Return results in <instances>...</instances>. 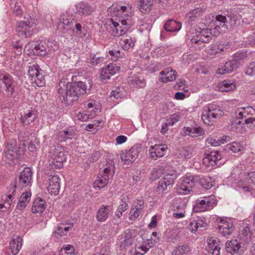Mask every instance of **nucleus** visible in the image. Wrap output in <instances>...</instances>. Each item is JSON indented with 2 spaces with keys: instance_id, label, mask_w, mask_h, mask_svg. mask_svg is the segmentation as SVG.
<instances>
[{
  "instance_id": "nucleus-21",
  "label": "nucleus",
  "mask_w": 255,
  "mask_h": 255,
  "mask_svg": "<svg viewBox=\"0 0 255 255\" xmlns=\"http://www.w3.org/2000/svg\"><path fill=\"white\" fill-rule=\"evenodd\" d=\"M75 20L73 16L69 14L65 13L61 15L60 21L58 24L59 29H62L64 31H74V24Z\"/></svg>"
},
{
  "instance_id": "nucleus-24",
  "label": "nucleus",
  "mask_w": 255,
  "mask_h": 255,
  "mask_svg": "<svg viewBox=\"0 0 255 255\" xmlns=\"http://www.w3.org/2000/svg\"><path fill=\"white\" fill-rule=\"evenodd\" d=\"M226 247L227 252L232 255H241L243 253L241 244L236 240L228 241Z\"/></svg>"
},
{
  "instance_id": "nucleus-56",
  "label": "nucleus",
  "mask_w": 255,
  "mask_h": 255,
  "mask_svg": "<svg viewBox=\"0 0 255 255\" xmlns=\"http://www.w3.org/2000/svg\"><path fill=\"white\" fill-rule=\"evenodd\" d=\"M174 107V103L170 100H167L162 103V110L164 113H166L172 110Z\"/></svg>"
},
{
  "instance_id": "nucleus-5",
  "label": "nucleus",
  "mask_w": 255,
  "mask_h": 255,
  "mask_svg": "<svg viewBox=\"0 0 255 255\" xmlns=\"http://www.w3.org/2000/svg\"><path fill=\"white\" fill-rule=\"evenodd\" d=\"M67 156V153L63 146L59 145L52 146L49 151L50 166L53 169L61 168Z\"/></svg>"
},
{
  "instance_id": "nucleus-4",
  "label": "nucleus",
  "mask_w": 255,
  "mask_h": 255,
  "mask_svg": "<svg viewBox=\"0 0 255 255\" xmlns=\"http://www.w3.org/2000/svg\"><path fill=\"white\" fill-rule=\"evenodd\" d=\"M130 16L121 15L119 12L107 21L105 26L107 30L114 36L124 35L131 25Z\"/></svg>"
},
{
  "instance_id": "nucleus-59",
  "label": "nucleus",
  "mask_w": 255,
  "mask_h": 255,
  "mask_svg": "<svg viewBox=\"0 0 255 255\" xmlns=\"http://www.w3.org/2000/svg\"><path fill=\"white\" fill-rule=\"evenodd\" d=\"M140 211L131 207L129 213V219L130 221H135L139 216Z\"/></svg>"
},
{
  "instance_id": "nucleus-42",
  "label": "nucleus",
  "mask_w": 255,
  "mask_h": 255,
  "mask_svg": "<svg viewBox=\"0 0 255 255\" xmlns=\"http://www.w3.org/2000/svg\"><path fill=\"white\" fill-rule=\"evenodd\" d=\"M244 146L240 142L234 141L226 145V150L232 153H242Z\"/></svg>"
},
{
  "instance_id": "nucleus-54",
  "label": "nucleus",
  "mask_w": 255,
  "mask_h": 255,
  "mask_svg": "<svg viewBox=\"0 0 255 255\" xmlns=\"http://www.w3.org/2000/svg\"><path fill=\"white\" fill-rule=\"evenodd\" d=\"M123 89H121L119 87H117L115 89V90L112 91L111 93L110 99L112 100H114V99H121L124 97L123 92L122 91Z\"/></svg>"
},
{
  "instance_id": "nucleus-36",
  "label": "nucleus",
  "mask_w": 255,
  "mask_h": 255,
  "mask_svg": "<svg viewBox=\"0 0 255 255\" xmlns=\"http://www.w3.org/2000/svg\"><path fill=\"white\" fill-rule=\"evenodd\" d=\"M239 238L240 240L245 243H248L251 241L253 238V232L249 226H245L241 230Z\"/></svg>"
},
{
  "instance_id": "nucleus-6",
  "label": "nucleus",
  "mask_w": 255,
  "mask_h": 255,
  "mask_svg": "<svg viewBox=\"0 0 255 255\" xmlns=\"http://www.w3.org/2000/svg\"><path fill=\"white\" fill-rule=\"evenodd\" d=\"M224 114L221 108L214 104H208L203 108L202 119L208 126L213 125L216 120Z\"/></svg>"
},
{
  "instance_id": "nucleus-16",
  "label": "nucleus",
  "mask_w": 255,
  "mask_h": 255,
  "mask_svg": "<svg viewBox=\"0 0 255 255\" xmlns=\"http://www.w3.org/2000/svg\"><path fill=\"white\" fill-rule=\"evenodd\" d=\"M120 70V67L116 64L110 63L100 70V79L103 83H107L111 77L117 74Z\"/></svg>"
},
{
  "instance_id": "nucleus-12",
  "label": "nucleus",
  "mask_w": 255,
  "mask_h": 255,
  "mask_svg": "<svg viewBox=\"0 0 255 255\" xmlns=\"http://www.w3.org/2000/svg\"><path fill=\"white\" fill-rule=\"evenodd\" d=\"M199 179L196 175L187 174L183 178L181 182L177 186V192L180 195H187L192 190L195 182Z\"/></svg>"
},
{
  "instance_id": "nucleus-33",
  "label": "nucleus",
  "mask_w": 255,
  "mask_h": 255,
  "mask_svg": "<svg viewBox=\"0 0 255 255\" xmlns=\"http://www.w3.org/2000/svg\"><path fill=\"white\" fill-rule=\"evenodd\" d=\"M204 130L201 127L189 128L185 127L183 129V134L184 135H190L192 137H196L203 135Z\"/></svg>"
},
{
  "instance_id": "nucleus-61",
  "label": "nucleus",
  "mask_w": 255,
  "mask_h": 255,
  "mask_svg": "<svg viewBox=\"0 0 255 255\" xmlns=\"http://www.w3.org/2000/svg\"><path fill=\"white\" fill-rule=\"evenodd\" d=\"M195 220L197 223L198 228H205L208 225L207 219L204 217H197Z\"/></svg>"
},
{
  "instance_id": "nucleus-50",
  "label": "nucleus",
  "mask_w": 255,
  "mask_h": 255,
  "mask_svg": "<svg viewBox=\"0 0 255 255\" xmlns=\"http://www.w3.org/2000/svg\"><path fill=\"white\" fill-rule=\"evenodd\" d=\"M128 204L126 202V198L123 197L121 199L120 205L115 212V215L118 218H120L123 215V213L127 210Z\"/></svg>"
},
{
  "instance_id": "nucleus-14",
  "label": "nucleus",
  "mask_w": 255,
  "mask_h": 255,
  "mask_svg": "<svg viewBox=\"0 0 255 255\" xmlns=\"http://www.w3.org/2000/svg\"><path fill=\"white\" fill-rule=\"evenodd\" d=\"M187 202L181 199L173 200L170 206V212L172 216L175 219H180L185 217Z\"/></svg>"
},
{
  "instance_id": "nucleus-31",
  "label": "nucleus",
  "mask_w": 255,
  "mask_h": 255,
  "mask_svg": "<svg viewBox=\"0 0 255 255\" xmlns=\"http://www.w3.org/2000/svg\"><path fill=\"white\" fill-rule=\"evenodd\" d=\"M135 4L141 12L147 13L151 9L152 1L151 0H136Z\"/></svg>"
},
{
  "instance_id": "nucleus-19",
  "label": "nucleus",
  "mask_w": 255,
  "mask_h": 255,
  "mask_svg": "<svg viewBox=\"0 0 255 255\" xmlns=\"http://www.w3.org/2000/svg\"><path fill=\"white\" fill-rule=\"evenodd\" d=\"M32 173L29 167H25L19 176L18 181L17 182L19 188H23L31 186L32 184Z\"/></svg>"
},
{
  "instance_id": "nucleus-35",
  "label": "nucleus",
  "mask_w": 255,
  "mask_h": 255,
  "mask_svg": "<svg viewBox=\"0 0 255 255\" xmlns=\"http://www.w3.org/2000/svg\"><path fill=\"white\" fill-rule=\"evenodd\" d=\"M164 27L165 30L167 31L178 32L181 28L182 24L177 21L170 19L166 22Z\"/></svg>"
},
{
  "instance_id": "nucleus-64",
  "label": "nucleus",
  "mask_w": 255,
  "mask_h": 255,
  "mask_svg": "<svg viewBox=\"0 0 255 255\" xmlns=\"http://www.w3.org/2000/svg\"><path fill=\"white\" fill-rule=\"evenodd\" d=\"M246 74L255 77V63L250 64L246 72Z\"/></svg>"
},
{
  "instance_id": "nucleus-8",
  "label": "nucleus",
  "mask_w": 255,
  "mask_h": 255,
  "mask_svg": "<svg viewBox=\"0 0 255 255\" xmlns=\"http://www.w3.org/2000/svg\"><path fill=\"white\" fill-rule=\"evenodd\" d=\"M215 220L217 223L218 232L222 237L228 238L233 234L235 230V226L232 219L217 216Z\"/></svg>"
},
{
  "instance_id": "nucleus-18",
  "label": "nucleus",
  "mask_w": 255,
  "mask_h": 255,
  "mask_svg": "<svg viewBox=\"0 0 255 255\" xmlns=\"http://www.w3.org/2000/svg\"><path fill=\"white\" fill-rule=\"evenodd\" d=\"M140 149L137 146H133L128 150L122 151L121 159L125 164L129 165L138 156Z\"/></svg>"
},
{
  "instance_id": "nucleus-38",
  "label": "nucleus",
  "mask_w": 255,
  "mask_h": 255,
  "mask_svg": "<svg viewBox=\"0 0 255 255\" xmlns=\"http://www.w3.org/2000/svg\"><path fill=\"white\" fill-rule=\"evenodd\" d=\"M244 55L242 53L235 54L233 60L229 61L226 63L228 69L230 70V73L239 67L240 63L238 61L242 59Z\"/></svg>"
},
{
  "instance_id": "nucleus-20",
  "label": "nucleus",
  "mask_w": 255,
  "mask_h": 255,
  "mask_svg": "<svg viewBox=\"0 0 255 255\" xmlns=\"http://www.w3.org/2000/svg\"><path fill=\"white\" fill-rule=\"evenodd\" d=\"M120 250L126 251L129 246L133 244L134 239L132 232L127 231L118 237Z\"/></svg>"
},
{
  "instance_id": "nucleus-10",
  "label": "nucleus",
  "mask_w": 255,
  "mask_h": 255,
  "mask_svg": "<svg viewBox=\"0 0 255 255\" xmlns=\"http://www.w3.org/2000/svg\"><path fill=\"white\" fill-rule=\"evenodd\" d=\"M217 205V199L213 195L205 196L196 200L193 206L195 212H200L209 211L213 209Z\"/></svg>"
},
{
  "instance_id": "nucleus-62",
  "label": "nucleus",
  "mask_w": 255,
  "mask_h": 255,
  "mask_svg": "<svg viewBox=\"0 0 255 255\" xmlns=\"http://www.w3.org/2000/svg\"><path fill=\"white\" fill-rule=\"evenodd\" d=\"M74 251L73 247L68 245L66 246H63L60 251V254L63 255V252H65L66 255H73V253Z\"/></svg>"
},
{
  "instance_id": "nucleus-17",
  "label": "nucleus",
  "mask_w": 255,
  "mask_h": 255,
  "mask_svg": "<svg viewBox=\"0 0 255 255\" xmlns=\"http://www.w3.org/2000/svg\"><path fill=\"white\" fill-rule=\"evenodd\" d=\"M0 85L2 90H4L7 95H12L14 86L12 77L8 74L0 73Z\"/></svg>"
},
{
  "instance_id": "nucleus-26",
  "label": "nucleus",
  "mask_w": 255,
  "mask_h": 255,
  "mask_svg": "<svg viewBox=\"0 0 255 255\" xmlns=\"http://www.w3.org/2000/svg\"><path fill=\"white\" fill-rule=\"evenodd\" d=\"M246 127L249 128L250 126H247L245 121L243 122L235 117V119L231 123L230 129L235 132L243 133L246 131Z\"/></svg>"
},
{
  "instance_id": "nucleus-53",
  "label": "nucleus",
  "mask_w": 255,
  "mask_h": 255,
  "mask_svg": "<svg viewBox=\"0 0 255 255\" xmlns=\"http://www.w3.org/2000/svg\"><path fill=\"white\" fill-rule=\"evenodd\" d=\"M95 113L87 114L84 112H79L78 114H77L76 118H77V120L79 121L82 122H86L88 121L89 119H93L95 117Z\"/></svg>"
},
{
  "instance_id": "nucleus-15",
  "label": "nucleus",
  "mask_w": 255,
  "mask_h": 255,
  "mask_svg": "<svg viewBox=\"0 0 255 255\" xmlns=\"http://www.w3.org/2000/svg\"><path fill=\"white\" fill-rule=\"evenodd\" d=\"M28 75L31 81L38 87H42L45 84L44 75L41 73L37 64H33L28 66Z\"/></svg>"
},
{
  "instance_id": "nucleus-51",
  "label": "nucleus",
  "mask_w": 255,
  "mask_h": 255,
  "mask_svg": "<svg viewBox=\"0 0 255 255\" xmlns=\"http://www.w3.org/2000/svg\"><path fill=\"white\" fill-rule=\"evenodd\" d=\"M190 251V248L187 245L178 246L172 252V255H185Z\"/></svg>"
},
{
  "instance_id": "nucleus-29",
  "label": "nucleus",
  "mask_w": 255,
  "mask_h": 255,
  "mask_svg": "<svg viewBox=\"0 0 255 255\" xmlns=\"http://www.w3.org/2000/svg\"><path fill=\"white\" fill-rule=\"evenodd\" d=\"M236 88V84L232 80H224L219 83L216 90L221 92H229Z\"/></svg>"
},
{
  "instance_id": "nucleus-30",
  "label": "nucleus",
  "mask_w": 255,
  "mask_h": 255,
  "mask_svg": "<svg viewBox=\"0 0 255 255\" xmlns=\"http://www.w3.org/2000/svg\"><path fill=\"white\" fill-rule=\"evenodd\" d=\"M160 75L163 76L162 78H160V82L164 83L173 81L176 78V71L170 67L163 70L160 72Z\"/></svg>"
},
{
  "instance_id": "nucleus-60",
  "label": "nucleus",
  "mask_w": 255,
  "mask_h": 255,
  "mask_svg": "<svg viewBox=\"0 0 255 255\" xmlns=\"http://www.w3.org/2000/svg\"><path fill=\"white\" fill-rule=\"evenodd\" d=\"M6 151H17L16 141L14 140H10L7 142L6 145Z\"/></svg>"
},
{
  "instance_id": "nucleus-3",
  "label": "nucleus",
  "mask_w": 255,
  "mask_h": 255,
  "mask_svg": "<svg viewBox=\"0 0 255 255\" xmlns=\"http://www.w3.org/2000/svg\"><path fill=\"white\" fill-rule=\"evenodd\" d=\"M228 180L231 182V186L235 190L243 193H250L253 189L247 180L255 185V171L244 172L236 167L232 171Z\"/></svg>"
},
{
  "instance_id": "nucleus-58",
  "label": "nucleus",
  "mask_w": 255,
  "mask_h": 255,
  "mask_svg": "<svg viewBox=\"0 0 255 255\" xmlns=\"http://www.w3.org/2000/svg\"><path fill=\"white\" fill-rule=\"evenodd\" d=\"M122 55L120 50H111L109 51V56L113 61H117Z\"/></svg>"
},
{
  "instance_id": "nucleus-27",
  "label": "nucleus",
  "mask_w": 255,
  "mask_h": 255,
  "mask_svg": "<svg viewBox=\"0 0 255 255\" xmlns=\"http://www.w3.org/2000/svg\"><path fill=\"white\" fill-rule=\"evenodd\" d=\"M207 250L212 255H219L221 250L219 240L218 238H211L208 240Z\"/></svg>"
},
{
  "instance_id": "nucleus-49",
  "label": "nucleus",
  "mask_w": 255,
  "mask_h": 255,
  "mask_svg": "<svg viewBox=\"0 0 255 255\" xmlns=\"http://www.w3.org/2000/svg\"><path fill=\"white\" fill-rule=\"evenodd\" d=\"M148 152L150 158L157 160L159 155V144L155 143L154 145H151Z\"/></svg>"
},
{
  "instance_id": "nucleus-13",
  "label": "nucleus",
  "mask_w": 255,
  "mask_h": 255,
  "mask_svg": "<svg viewBox=\"0 0 255 255\" xmlns=\"http://www.w3.org/2000/svg\"><path fill=\"white\" fill-rule=\"evenodd\" d=\"M114 173V166L111 163L104 169L102 173L99 174L97 176L93 183V187L99 189L106 187L109 180L112 179Z\"/></svg>"
},
{
  "instance_id": "nucleus-28",
  "label": "nucleus",
  "mask_w": 255,
  "mask_h": 255,
  "mask_svg": "<svg viewBox=\"0 0 255 255\" xmlns=\"http://www.w3.org/2000/svg\"><path fill=\"white\" fill-rule=\"evenodd\" d=\"M31 47L33 48L32 51L33 53L37 55L43 56L48 53L47 49L42 42H40L39 43H37V42H30L26 45L25 49L28 50V48Z\"/></svg>"
},
{
  "instance_id": "nucleus-1",
  "label": "nucleus",
  "mask_w": 255,
  "mask_h": 255,
  "mask_svg": "<svg viewBox=\"0 0 255 255\" xmlns=\"http://www.w3.org/2000/svg\"><path fill=\"white\" fill-rule=\"evenodd\" d=\"M226 17L222 15H217L214 22V29L202 28L197 27L189 31L187 36L191 42L192 45L196 48H201L205 46V43H209L213 36L218 35V34L225 32L228 29L225 24Z\"/></svg>"
},
{
  "instance_id": "nucleus-39",
  "label": "nucleus",
  "mask_w": 255,
  "mask_h": 255,
  "mask_svg": "<svg viewBox=\"0 0 255 255\" xmlns=\"http://www.w3.org/2000/svg\"><path fill=\"white\" fill-rule=\"evenodd\" d=\"M46 208L45 203L41 198H36L33 203L31 210L33 213H42Z\"/></svg>"
},
{
  "instance_id": "nucleus-55",
  "label": "nucleus",
  "mask_w": 255,
  "mask_h": 255,
  "mask_svg": "<svg viewBox=\"0 0 255 255\" xmlns=\"http://www.w3.org/2000/svg\"><path fill=\"white\" fill-rule=\"evenodd\" d=\"M47 47L48 50V53H52L57 50L59 48L57 42L52 39H49L47 42Z\"/></svg>"
},
{
  "instance_id": "nucleus-7",
  "label": "nucleus",
  "mask_w": 255,
  "mask_h": 255,
  "mask_svg": "<svg viewBox=\"0 0 255 255\" xmlns=\"http://www.w3.org/2000/svg\"><path fill=\"white\" fill-rule=\"evenodd\" d=\"M37 24V19L28 15L24 16L23 20L17 22L16 31L19 36L29 37L32 36Z\"/></svg>"
},
{
  "instance_id": "nucleus-25",
  "label": "nucleus",
  "mask_w": 255,
  "mask_h": 255,
  "mask_svg": "<svg viewBox=\"0 0 255 255\" xmlns=\"http://www.w3.org/2000/svg\"><path fill=\"white\" fill-rule=\"evenodd\" d=\"M75 12L80 15L87 16L94 11V8L85 2H80L75 5Z\"/></svg>"
},
{
  "instance_id": "nucleus-63",
  "label": "nucleus",
  "mask_w": 255,
  "mask_h": 255,
  "mask_svg": "<svg viewBox=\"0 0 255 255\" xmlns=\"http://www.w3.org/2000/svg\"><path fill=\"white\" fill-rule=\"evenodd\" d=\"M181 155L185 159L191 158L193 155V150L192 148H184L182 152Z\"/></svg>"
},
{
  "instance_id": "nucleus-47",
  "label": "nucleus",
  "mask_w": 255,
  "mask_h": 255,
  "mask_svg": "<svg viewBox=\"0 0 255 255\" xmlns=\"http://www.w3.org/2000/svg\"><path fill=\"white\" fill-rule=\"evenodd\" d=\"M203 10L201 8H197L191 10L186 14V19L190 22L195 21L202 15Z\"/></svg>"
},
{
  "instance_id": "nucleus-2",
  "label": "nucleus",
  "mask_w": 255,
  "mask_h": 255,
  "mask_svg": "<svg viewBox=\"0 0 255 255\" xmlns=\"http://www.w3.org/2000/svg\"><path fill=\"white\" fill-rule=\"evenodd\" d=\"M58 93L67 104L77 101L80 97L86 93L88 87L82 81L71 83L65 81L59 83Z\"/></svg>"
},
{
  "instance_id": "nucleus-40",
  "label": "nucleus",
  "mask_w": 255,
  "mask_h": 255,
  "mask_svg": "<svg viewBox=\"0 0 255 255\" xmlns=\"http://www.w3.org/2000/svg\"><path fill=\"white\" fill-rule=\"evenodd\" d=\"M36 118V112L34 111H27L21 116V122L25 125H30Z\"/></svg>"
},
{
  "instance_id": "nucleus-23",
  "label": "nucleus",
  "mask_w": 255,
  "mask_h": 255,
  "mask_svg": "<svg viewBox=\"0 0 255 255\" xmlns=\"http://www.w3.org/2000/svg\"><path fill=\"white\" fill-rule=\"evenodd\" d=\"M113 208L110 205H102L98 209L96 218L99 222H104L109 218Z\"/></svg>"
},
{
  "instance_id": "nucleus-32",
  "label": "nucleus",
  "mask_w": 255,
  "mask_h": 255,
  "mask_svg": "<svg viewBox=\"0 0 255 255\" xmlns=\"http://www.w3.org/2000/svg\"><path fill=\"white\" fill-rule=\"evenodd\" d=\"M31 194L29 191L23 192L19 198L16 209L22 211L26 207L30 200Z\"/></svg>"
},
{
  "instance_id": "nucleus-11",
  "label": "nucleus",
  "mask_w": 255,
  "mask_h": 255,
  "mask_svg": "<svg viewBox=\"0 0 255 255\" xmlns=\"http://www.w3.org/2000/svg\"><path fill=\"white\" fill-rule=\"evenodd\" d=\"M162 167L163 169L160 175V189L165 191L167 190L168 186L174 183V180L176 178V171L169 165H165Z\"/></svg>"
},
{
  "instance_id": "nucleus-22",
  "label": "nucleus",
  "mask_w": 255,
  "mask_h": 255,
  "mask_svg": "<svg viewBox=\"0 0 255 255\" xmlns=\"http://www.w3.org/2000/svg\"><path fill=\"white\" fill-rule=\"evenodd\" d=\"M47 190L51 195L56 196L60 189V178L58 175H51L48 179Z\"/></svg>"
},
{
  "instance_id": "nucleus-41",
  "label": "nucleus",
  "mask_w": 255,
  "mask_h": 255,
  "mask_svg": "<svg viewBox=\"0 0 255 255\" xmlns=\"http://www.w3.org/2000/svg\"><path fill=\"white\" fill-rule=\"evenodd\" d=\"M135 39L130 36H125L122 38L119 43L123 49L128 50L134 45Z\"/></svg>"
},
{
  "instance_id": "nucleus-9",
  "label": "nucleus",
  "mask_w": 255,
  "mask_h": 255,
  "mask_svg": "<svg viewBox=\"0 0 255 255\" xmlns=\"http://www.w3.org/2000/svg\"><path fill=\"white\" fill-rule=\"evenodd\" d=\"M236 118L244 120L247 126L253 125L255 123V109L252 106L239 107L235 111Z\"/></svg>"
},
{
  "instance_id": "nucleus-43",
  "label": "nucleus",
  "mask_w": 255,
  "mask_h": 255,
  "mask_svg": "<svg viewBox=\"0 0 255 255\" xmlns=\"http://www.w3.org/2000/svg\"><path fill=\"white\" fill-rule=\"evenodd\" d=\"M207 155L211 164L213 165V166L215 165L220 166L222 164L221 162H220L222 159V155L219 151H214Z\"/></svg>"
},
{
  "instance_id": "nucleus-48",
  "label": "nucleus",
  "mask_w": 255,
  "mask_h": 255,
  "mask_svg": "<svg viewBox=\"0 0 255 255\" xmlns=\"http://www.w3.org/2000/svg\"><path fill=\"white\" fill-rule=\"evenodd\" d=\"M73 226V224L72 223L68 224L67 226L64 224H61L58 226L55 231V234L56 235L57 237H61L66 235Z\"/></svg>"
},
{
  "instance_id": "nucleus-57",
  "label": "nucleus",
  "mask_w": 255,
  "mask_h": 255,
  "mask_svg": "<svg viewBox=\"0 0 255 255\" xmlns=\"http://www.w3.org/2000/svg\"><path fill=\"white\" fill-rule=\"evenodd\" d=\"M180 114L179 113L171 115L170 117L167 119L166 121L168 125L172 126L175 123L179 121Z\"/></svg>"
},
{
  "instance_id": "nucleus-45",
  "label": "nucleus",
  "mask_w": 255,
  "mask_h": 255,
  "mask_svg": "<svg viewBox=\"0 0 255 255\" xmlns=\"http://www.w3.org/2000/svg\"><path fill=\"white\" fill-rule=\"evenodd\" d=\"M207 155L211 164L213 165V166L215 165L220 166L222 164L221 162H220L222 159V155L219 151H214Z\"/></svg>"
},
{
  "instance_id": "nucleus-37",
  "label": "nucleus",
  "mask_w": 255,
  "mask_h": 255,
  "mask_svg": "<svg viewBox=\"0 0 255 255\" xmlns=\"http://www.w3.org/2000/svg\"><path fill=\"white\" fill-rule=\"evenodd\" d=\"M151 245L148 243V245L142 244L140 246H136L134 249L130 250V255H143L148 252L149 248L153 247L152 243Z\"/></svg>"
},
{
  "instance_id": "nucleus-34",
  "label": "nucleus",
  "mask_w": 255,
  "mask_h": 255,
  "mask_svg": "<svg viewBox=\"0 0 255 255\" xmlns=\"http://www.w3.org/2000/svg\"><path fill=\"white\" fill-rule=\"evenodd\" d=\"M22 246V239L20 237H16L13 238L10 242V249L13 255H16L18 254Z\"/></svg>"
},
{
  "instance_id": "nucleus-44",
  "label": "nucleus",
  "mask_w": 255,
  "mask_h": 255,
  "mask_svg": "<svg viewBox=\"0 0 255 255\" xmlns=\"http://www.w3.org/2000/svg\"><path fill=\"white\" fill-rule=\"evenodd\" d=\"M207 155L211 164L213 165V166L215 165L220 166L222 164L221 162H220L222 159V155L219 151H214Z\"/></svg>"
},
{
  "instance_id": "nucleus-46",
  "label": "nucleus",
  "mask_w": 255,
  "mask_h": 255,
  "mask_svg": "<svg viewBox=\"0 0 255 255\" xmlns=\"http://www.w3.org/2000/svg\"><path fill=\"white\" fill-rule=\"evenodd\" d=\"M128 82L132 87L142 88L145 85V82L143 79L138 76L129 78Z\"/></svg>"
},
{
  "instance_id": "nucleus-52",
  "label": "nucleus",
  "mask_w": 255,
  "mask_h": 255,
  "mask_svg": "<svg viewBox=\"0 0 255 255\" xmlns=\"http://www.w3.org/2000/svg\"><path fill=\"white\" fill-rule=\"evenodd\" d=\"M198 180L201 186L206 189H211L214 184V181L210 176L202 177Z\"/></svg>"
}]
</instances>
